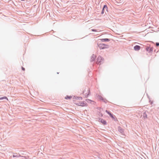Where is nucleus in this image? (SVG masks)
<instances>
[{
  "instance_id": "4468645a",
  "label": "nucleus",
  "mask_w": 159,
  "mask_h": 159,
  "mask_svg": "<svg viewBox=\"0 0 159 159\" xmlns=\"http://www.w3.org/2000/svg\"><path fill=\"white\" fill-rule=\"evenodd\" d=\"M72 98V97L71 96H68L67 95L65 98L66 99H70Z\"/></svg>"
},
{
  "instance_id": "412c9836",
  "label": "nucleus",
  "mask_w": 159,
  "mask_h": 159,
  "mask_svg": "<svg viewBox=\"0 0 159 159\" xmlns=\"http://www.w3.org/2000/svg\"><path fill=\"white\" fill-rule=\"evenodd\" d=\"M86 101L88 102H89L90 101H91V100L89 99H87L86 100Z\"/></svg>"
},
{
  "instance_id": "9b49d317",
  "label": "nucleus",
  "mask_w": 159,
  "mask_h": 159,
  "mask_svg": "<svg viewBox=\"0 0 159 159\" xmlns=\"http://www.w3.org/2000/svg\"><path fill=\"white\" fill-rule=\"evenodd\" d=\"M118 130L119 132L122 134L124 133L123 129L120 126H119L118 128Z\"/></svg>"
},
{
  "instance_id": "2eb2a0df",
  "label": "nucleus",
  "mask_w": 159,
  "mask_h": 159,
  "mask_svg": "<svg viewBox=\"0 0 159 159\" xmlns=\"http://www.w3.org/2000/svg\"><path fill=\"white\" fill-rule=\"evenodd\" d=\"M98 98L101 100H103L104 98H102V97L101 95L98 96Z\"/></svg>"
},
{
  "instance_id": "b1692460",
  "label": "nucleus",
  "mask_w": 159,
  "mask_h": 159,
  "mask_svg": "<svg viewBox=\"0 0 159 159\" xmlns=\"http://www.w3.org/2000/svg\"><path fill=\"white\" fill-rule=\"evenodd\" d=\"M92 31L93 32H96L97 31V30H95V29H92Z\"/></svg>"
},
{
  "instance_id": "f3484780",
  "label": "nucleus",
  "mask_w": 159,
  "mask_h": 159,
  "mask_svg": "<svg viewBox=\"0 0 159 159\" xmlns=\"http://www.w3.org/2000/svg\"><path fill=\"white\" fill-rule=\"evenodd\" d=\"M110 117L113 119H115V117L111 113V114L109 115Z\"/></svg>"
},
{
  "instance_id": "1a4fd4ad",
  "label": "nucleus",
  "mask_w": 159,
  "mask_h": 159,
  "mask_svg": "<svg viewBox=\"0 0 159 159\" xmlns=\"http://www.w3.org/2000/svg\"><path fill=\"white\" fill-rule=\"evenodd\" d=\"M95 58L96 56L94 54H93L91 57L90 61L91 62L94 61L95 60Z\"/></svg>"
},
{
  "instance_id": "39448f33",
  "label": "nucleus",
  "mask_w": 159,
  "mask_h": 159,
  "mask_svg": "<svg viewBox=\"0 0 159 159\" xmlns=\"http://www.w3.org/2000/svg\"><path fill=\"white\" fill-rule=\"evenodd\" d=\"M106 9L107 12H108V8L106 5H104L102 8V10L101 12L102 14H103L104 13V10Z\"/></svg>"
},
{
  "instance_id": "4be33fe9",
  "label": "nucleus",
  "mask_w": 159,
  "mask_h": 159,
  "mask_svg": "<svg viewBox=\"0 0 159 159\" xmlns=\"http://www.w3.org/2000/svg\"><path fill=\"white\" fill-rule=\"evenodd\" d=\"M156 45L157 47L159 46V43H158V42L156 43Z\"/></svg>"
},
{
  "instance_id": "a878e982",
  "label": "nucleus",
  "mask_w": 159,
  "mask_h": 159,
  "mask_svg": "<svg viewBox=\"0 0 159 159\" xmlns=\"http://www.w3.org/2000/svg\"><path fill=\"white\" fill-rule=\"evenodd\" d=\"M59 72H57V74H59Z\"/></svg>"
},
{
  "instance_id": "f03ea898",
  "label": "nucleus",
  "mask_w": 159,
  "mask_h": 159,
  "mask_svg": "<svg viewBox=\"0 0 159 159\" xmlns=\"http://www.w3.org/2000/svg\"><path fill=\"white\" fill-rule=\"evenodd\" d=\"M74 103L78 106H80L82 107H86L87 106V104L84 101L80 102L78 103Z\"/></svg>"
},
{
  "instance_id": "7ed1b4c3",
  "label": "nucleus",
  "mask_w": 159,
  "mask_h": 159,
  "mask_svg": "<svg viewBox=\"0 0 159 159\" xmlns=\"http://www.w3.org/2000/svg\"><path fill=\"white\" fill-rule=\"evenodd\" d=\"M103 58L101 56H99L97 59V63L98 65H100L101 64L102 61L103 60Z\"/></svg>"
},
{
  "instance_id": "5701e85b",
  "label": "nucleus",
  "mask_w": 159,
  "mask_h": 159,
  "mask_svg": "<svg viewBox=\"0 0 159 159\" xmlns=\"http://www.w3.org/2000/svg\"><path fill=\"white\" fill-rule=\"evenodd\" d=\"M102 101H103V102L105 103H106L107 102V100L106 99H104V100H102Z\"/></svg>"
},
{
  "instance_id": "a211bd4d",
  "label": "nucleus",
  "mask_w": 159,
  "mask_h": 159,
  "mask_svg": "<svg viewBox=\"0 0 159 159\" xmlns=\"http://www.w3.org/2000/svg\"><path fill=\"white\" fill-rule=\"evenodd\" d=\"M88 90V94H87V93L86 94H87V95H86V97H88V96L90 94V91L89 89Z\"/></svg>"
},
{
  "instance_id": "6e6552de",
  "label": "nucleus",
  "mask_w": 159,
  "mask_h": 159,
  "mask_svg": "<svg viewBox=\"0 0 159 159\" xmlns=\"http://www.w3.org/2000/svg\"><path fill=\"white\" fill-rule=\"evenodd\" d=\"M12 157H16V158H18V157H21V155L20 154H18V153H15L14 154H13V155H12Z\"/></svg>"
},
{
  "instance_id": "393cba45",
  "label": "nucleus",
  "mask_w": 159,
  "mask_h": 159,
  "mask_svg": "<svg viewBox=\"0 0 159 159\" xmlns=\"http://www.w3.org/2000/svg\"><path fill=\"white\" fill-rule=\"evenodd\" d=\"M21 69H22V70H23L24 71L25 70V68H24V67H22Z\"/></svg>"
},
{
  "instance_id": "20e7f679",
  "label": "nucleus",
  "mask_w": 159,
  "mask_h": 159,
  "mask_svg": "<svg viewBox=\"0 0 159 159\" xmlns=\"http://www.w3.org/2000/svg\"><path fill=\"white\" fill-rule=\"evenodd\" d=\"M98 122H101L104 125H107V121L105 120H104L103 119L101 118H98Z\"/></svg>"
},
{
  "instance_id": "dca6fc26",
  "label": "nucleus",
  "mask_w": 159,
  "mask_h": 159,
  "mask_svg": "<svg viewBox=\"0 0 159 159\" xmlns=\"http://www.w3.org/2000/svg\"><path fill=\"white\" fill-rule=\"evenodd\" d=\"M4 99H6L7 100H8V98L6 97H5V96H4V97H1L0 98V100Z\"/></svg>"
},
{
  "instance_id": "423d86ee",
  "label": "nucleus",
  "mask_w": 159,
  "mask_h": 159,
  "mask_svg": "<svg viewBox=\"0 0 159 159\" xmlns=\"http://www.w3.org/2000/svg\"><path fill=\"white\" fill-rule=\"evenodd\" d=\"M146 50L149 53H152L153 51V48L147 46L146 48Z\"/></svg>"
},
{
  "instance_id": "ddd939ff",
  "label": "nucleus",
  "mask_w": 159,
  "mask_h": 159,
  "mask_svg": "<svg viewBox=\"0 0 159 159\" xmlns=\"http://www.w3.org/2000/svg\"><path fill=\"white\" fill-rule=\"evenodd\" d=\"M142 116H143V117L144 119H145L146 118H147V115L146 111L144 112L143 113Z\"/></svg>"
},
{
  "instance_id": "0eeeda50",
  "label": "nucleus",
  "mask_w": 159,
  "mask_h": 159,
  "mask_svg": "<svg viewBox=\"0 0 159 159\" xmlns=\"http://www.w3.org/2000/svg\"><path fill=\"white\" fill-rule=\"evenodd\" d=\"M140 46L138 45H136L135 46H134V49L135 51H138L140 49Z\"/></svg>"
},
{
  "instance_id": "bb28decb",
  "label": "nucleus",
  "mask_w": 159,
  "mask_h": 159,
  "mask_svg": "<svg viewBox=\"0 0 159 159\" xmlns=\"http://www.w3.org/2000/svg\"><path fill=\"white\" fill-rule=\"evenodd\" d=\"M21 1H23L24 0H21Z\"/></svg>"
},
{
  "instance_id": "f257e3e1",
  "label": "nucleus",
  "mask_w": 159,
  "mask_h": 159,
  "mask_svg": "<svg viewBox=\"0 0 159 159\" xmlns=\"http://www.w3.org/2000/svg\"><path fill=\"white\" fill-rule=\"evenodd\" d=\"M98 46L101 49H103L105 48H107L109 47L108 45L104 43H97Z\"/></svg>"
},
{
  "instance_id": "6ab92c4d",
  "label": "nucleus",
  "mask_w": 159,
  "mask_h": 159,
  "mask_svg": "<svg viewBox=\"0 0 159 159\" xmlns=\"http://www.w3.org/2000/svg\"><path fill=\"white\" fill-rule=\"evenodd\" d=\"M109 115L111 114V112L107 111V110H106L105 111Z\"/></svg>"
},
{
  "instance_id": "f8f14e48",
  "label": "nucleus",
  "mask_w": 159,
  "mask_h": 159,
  "mask_svg": "<svg viewBox=\"0 0 159 159\" xmlns=\"http://www.w3.org/2000/svg\"><path fill=\"white\" fill-rule=\"evenodd\" d=\"M73 98L76 100H82V98L81 97H77L74 96Z\"/></svg>"
},
{
  "instance_id": "aec40b11",
  "label": "nucleus",
  "mask_w": 159,
  "mask_h": 159,
  "mask_svg": "<svg viewBox=\"0 0 159 159\" xmlns=\"http://www.w3.org/2000/svg\"><path fill=\"white\" fill-rule=\"evenodd\" d=\"M99 116L100 117H102L103 116V114L102 113L99 112Z\"/></svg>"
},
{
  "instance_id": "9d476101",
  "label": "nucleus",
  "mask_w": 159,
  "mask_h": 159,
  "mask_svg": "<svg viewBox=\"0 0 159 159\" xmlns=\"http://www.w3.org/2000/svg\"><path fill=\"white\" fill-rule=\"evenodd\" d=\"M101 41L102 42H109L110 41V39L107 38L102 39H100Z\"/></svg>"
}]
</instances>
